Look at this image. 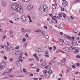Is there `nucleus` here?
Returning <instances> with one entry per match:
<instances>
[{
    "label": "nucleus",
    "mask_w": 80,
    "mask_h": 80,
    "mask_svg": "<svg viewBox=\"0 0 80 80\" xmlns=\"http://www.w3.org/2000/svg\"><path fill=\"white\" fill-rule=\"evenodd\" d=\"M11 8L12 10H16V12L19 13H22L23 12V8L22 7L19 6V4H13L11 6Z\"/></svg>",
    "instance_id": "f257e3e1"
},
{
    "label": "nucleus",
    "mask_w": 80,
    "mask_h": 80,
    "mask_svg": "<svg viewBox=\"0 0 80 80\" xmlns=\"http://www.w3.org/2000/svg\"><path fill=\"white\" fill-rule=\"evenodd\" d=\"M48 7L46 6H42L41 7L39 8V10L41 12H45L47 11H48Z\"/></svg>",
    "instance_id": "f03ea898"
},
{
    "label": "nucleus",
    "mask_w": 80,
    "mask_h": 80,
    "mask_svg": "<svg viewBox=\"0 0 80 80\" xmlns=\"http://www.w3.org/2000/svg\"><path fill=\"white\" fill-rule=\"evenodd\" d=\"M0 66L1 69H3L6 67V63L4 62H1L0 63Z\"/></svg>",
    "instance_id": "7ed1b4c3"
},
{
    "label": "nucleus",
    "mask_w": 80,
    "mask_h": 80,
    "mask_svg": "<svg viewBox=\"0 0 80 80\" xmlns=\"http://www.w3.org/2000/svg\"><path fill=\"white\" fill-rule=\"evenodd\" d=\"M33 6L32 5L30 4L27 6V9H28V10H31L33 9Z\"/></svg>",
    "instance_id": "20e7f679"
},
{
    "label": "nucleus",
    "mask_w": 80,
    "mask_h": 80,
    "mask_svg": "<svg viewBox=\"0 0 80 80\" xmlns=\"http://www.w3.org/2000/svg\"><path fill=\"white\" fill-rule=\"evenodd\" d=\"M21 18L23 22H26V21H27V16H22Z\"/></svg>",
    "instance_id": "39448f33"
},
{
    "label": "nucleus",
    "mask_w": 80,
    "mask_h": 80,
    "mask_svg": "<svg viewBox=\"0 0 80 80\" xmlns=\"http://www.w3.org/2000/svg\"><path fill=\"white\" fill-rule=\"evenodd\" d=\"M2 5L3 7H6V5H7L6 2L5 1H2Z\"/></svg>",
    "instance_id": "423d86ee"
},
{
    "label": "nucleus",
    "mask_w": 80,
    "mask_h": 80,
    "mask_svg": "<svg viewBox=\"0 0 80 80\" xmlns=\"http://www.w3.org/2000/svg\"><path fill=\"white\" fill-rule=\"evenodd\" d=\"M9 33H10V37H13V31H10Z\"/></svg>",
    "instance_id": "0eeeda50"
},
{
    "label": "nucleus",
    "mask_w": 80,
    "mask_h": 80,
    "mask_svg": "<svg viewBox=\"0 0 80 80\" xmlns=\"http://www.w3.org/2000/svg\"><path fill=\"white\" fill-rule=\"evenodd\" d=\"M66 37H67L69 40H71L72 39V38L68 35H66Z\"/></svg>",
    "instance_id": "6e6552de"
},
{
    "label": "nucleus",
    "mask_w": 80,
    "mask_h": 80,
    "mask_svg": "<svg viewBox=\"0 0 80 80\" xmlns=\"http://www.w3.org/2000/svg\"><path fill=\"white\" fill-rule=\"evenodd\" d=\"M70 49L68 48H63V50H65L66 51H67V52H70Z\"/></svg>",
    "instance_id": "1a4fd4ad"
},
{
    "label": "nucleus",
    "mask_w": 80,
    "mask_h": 80,
    "mask_svg": "<svg viewBox=\"0 0 80 80\" xmlns=\"http://www.w3.org/2000/svg\"><path fill=\"white\" fill-rule=\"evenodd\" d=\"M6 72L7 73V74H10L11 73V70L8 69L7 70Z\"/></svg>",
    "instance_id": "9d476101"
},
{
    "label": "nucleus",
    "mask_w": 80,
    "mask_h": 80,
    "mask_svg": "<svg viewBox=\"0 0 80 80\" xmlns=\"http://www.w3.org/2000/svg\"><path fill=\"white\" fill-rule=\"evenodd\" d=\"M55 63V61L53 60L51 61L49 63V64L51 65H52V63Z\"/></svg>",
    "instance_id": "9b49d317"
},
{
    "label": "nucleus",
    "mask_w": 80,
    "mask_h": 80,
    "mask_svg": "<svg viewBox=\"0 0 80 80\" xmlns=\"http://www.w3.org/2000/svg\"><path fill=\"white\" fill-rule=\"evenodd\" d=\"M16 64H17L18 67H20V61H16Z\"/></svg>",
    "instance_id": "f8f14e48"
},
{
    "label": "nucleus",
    "mask_w": 80,
    "mask_h": 80,
    "mask_svg": "<svg viewBox=\"0 0 80 80\" xmlns=\"http://www.w3.org/2000/svg\"><path fill=\"white\" fill-rule=\"evenodd\" d=\"M66 58H64L61 61L63 63H65V62H66Z\"/></svg>",
    "instance_id": "ddd939ff"
},
{
    "label": "nucleus",
    "mask_w": 80,
    "mask_h": 80,
    "mask_svg": "<svg viewBox=\"0 0 80 80\" xmlns=\"http://www.w3.org/2000/svg\"><path fill=\"white\" fill-rule=\"evenodd\" d=\"M64 1L63 2V3L64 4H65V5H68V2L66 1Z\"/></svg>",
    "instance_id": "4468645a"
},
{
    "label": "nucleus",
    "mask_w": 80,
    "mask_h": 80,
    "mask_svg": "<svg viewBox=\"0 0 80 80\" xmlns=\"http://www.w3.org/2000/svg\"><path fill=\"white\" fill-rule=\"evenodd\" d=\"M52 19L53 20H55L56 19H57V17L56 16H54L52 18Z\"/></svg>",
    "instance_id": "2eb2a0df"
},
{
    "label": "nucleus",
    "mask_w": 80,
    "mask_h": 80,
    "mask_svg": "<svg viewBox=\"0 0 80 80\" xmlns=\"http://www.w3.org/2000/svg\"><path fill=\"white\" fill-rule=\"evenodd\" d=\"M60 26L61 28H65V27L63 26V25L62 24H61Z\"/></svg>",
    "instance_id": "dca6fc26"
},
{
    "label": "nucleus",
    "mask_w": 80,
    "mask_h": 80,
    "mask_svg": "<svg viewBox=\"0 0 80 80\" xmlns=\"http://www.w3.org/2000/svg\"><path fill=\"white\" fill-rule=\"evenodd\" d=\"M13 59H14V58L12 57L10 59V61L11 62H12L13 61Z\"/></svg>",
    "instance_id": "f3484780"
},
{
    "label": "nucleus",
    "mask_w": 80,
    "mask_h": 80,
    "mask_svg": "<svg viewBox=\"0 0 80 80\" xmlns=\"http://www.w3.org/2000/svg\"><path fill=\"white\" fill-rule=\"evenodd\" d=\"M52 7L53 9H55L56 8V6L54 4H53L52 6Z\"/></svg>",
    "instance_id": "a211bd4d"
},
{
    "label": "nucleus",
    "mask_w": 80,
    "mask_h": 80,
    "mask_svg": "<svg viewBox=\"0 0 80 80\" xmlns=\"http://www.w3.org/2000/svg\"><path fill=\"white\" fill-rule=\"evenodd\" d=\"M37 51H38L37 52H38V53H40V52H41L42 51L41 50V49L39 48L38 49H37Z\"/></svg>",
    "instance_id": "6ab92c4d"
},
{
    "label": "nucleus",
    "mask_w": 80,
    "mask_h": 80,
    "mask_svg": "<svg viewBox=\"0 0 80 80\" xmlns=\"http://www.w3.org/2000/svg\"><path fill=\"white\" fill-rule=\"evenodd\" d=\"M22 31L23 32H27V30L25 29L24 28H22Z\"/></svg>",
    "instance_id": "aec40b11"
},
{
    "label": "nucleus",
    "mask_w": 80,
    "mask_h": 80,
    "mask_svg": "<svg viewBox=\"0 0 80 80\" xmlns=\"http://www.w3.org/2000/svg\"><path fill=\"white\" fill-rule=\"evenodd\" d=\"M4 47H6V48L7 50H8V49H9V47L8 46H5V45H4Z\"/></svg>",
    "instance_id": "412c9836"
},
{
    "label": "nucleus",
    "mask_w": 80,
    "mask_h": 80,
    "mask_svg": "<svg viewBox=\"0 0 80 80\" xmlns=\"http://www.w3.org/2000/svg\"><path fill=\"white\" fill-rule=\"evenodd\" d=\"M73 32L74 33H77L78 31H77V29H74L73 30Z\"/></svg>",
    "instance_id": "4be33fe9"
},
{
    "label": "nucleus",
    "mask_w": 80,
    "mask_h": 80,
    "mask_svg": "<svg viewBox=\"0 0 80 80\" xmlns=\"http://www.w3.org/2000/svg\"><path fill=\"white\" fill-rule=\"evenodd\" d=\"M3 79H4V80H7V79H8V78L7 76L4 77L3 78Z\"/></svg>",
    "instance_id": "5701e85b"
},
{
    "label": "nucleus",
    "mask_w": 80,
    "mask_h": 80,
    "mask_svg": "<svg viewBox=\"0 0 80 80\" xmlns=\"http://www.w3.org/2000/svg\"><path fill=\"white\" fill-rule=\"evenodd\" d=\"M44 37H45L46 38H47V39H48V38H49V36H48V35H45Z\"/></svg>",
    "instance_id": "b1692460"
},
{
    "label": "nucleus",
    "mask_w": 80,
    "mask_h": 80,
    "mask_svg": "<svg viewBox=\"0 0 80 80\" xmlns=\"http://www.w3.org/2000/svg\"><path fill=\"white\" fill-rule=\"evenodd\" d=\"M27 32H32V30L30 29H28L27 30Z\"/></svg>",
    "instance_id": "393cba45"
},
{
    "label": "nucleus",
    "mask_w": 80,
    "mask_h": 80,
    "mask_svg": "<svg viewBox=\"0 0 80 80\" xmlns=\"http://www.w3.org/2000/svg\"><path fill=\"white\" fill-rule=\"evenodd\" d=\"M59 40L60 42H62V43H63V42H64V43H65V42H64V41H65V40H63L62 39H60Z\"/></svg>",
    "instance_id": "a878e982"
},
{
    "label": "nucleus",
    "mask_w": 80,
    "mask_h": 80,
    "mask_svg": "<svg viewBox=\"0 0 80 80\" xmlns=\"http://www.w3.org/2000/svg\"><path fill=\"white\" fill-rule=\"evenodd\" d=\"M23 2H29L30 1V0H23Z\"/></svg>",
    "instance_id": "bb28decb"
},
{
    "label": "nucleus",
    "mask_w": 80,
    "mask_h": 80,
    "mask_svg": "<svg viewBox=\"0 0 80 80\" xmlns=\"http://www.w3.org/2000/svg\"><path fill=\"white\" fill-rule=\"evenodd\" d=\"M66 72L67 73V74H68V73H69V72H70V70L69 69H67L66 70Z\"/></svg>",
    "instance_id": "cd10ccee"
},
{
    "label": "nucleus",
    "mask_w": 80,
    "mask_h": 80,
    "mask_svg": "<svg viewBox=\"0 0 80 80\" xmlns=\"http://www.w3.org/2000/svg\"><path fill=\"white\" fill-rule=\"evenodd\" d=\"M2 75H7V72H4L2 73Z\"/></svg>",
    "instance_id": "c85d7f7f"
},
{
    "label": "nucleus",
    "mask_w": 80,
    "mask_h": 80,
    "mask_svg": "<svg viewBox=\"0 0 80 80\" xmlns=\"http://www.w3.org/2000/svg\"><path fill=\"white\" fill-rule=\"evenodd\" d=\"M48 73V72L47 71V70H44L43 71V73Z\"/></svg>",
    "instance_id": "c756f323"
},
{
    "label": "nucleus",
    "mask_w": 80,
    "mask_h": 80,
    "mask_svg": "<svg viewBox=\"0 0 80 80\" xmlns=\"http://www.w3.org/2000/svg\"><path fill=\"white\" fill-rule=\"evenodd\" d=\"M51 43H55V41H54L53 40H52V41H51Z\"/></svg>",
    "instance_id": "7c9ffc66"
},
{
    "label": "nucleus",
    "mask_w": 80,
    "mask_h": 80,
    "mask_svg": "<svg viewBox=\"0 0 80 80\" xmlns=\"http://www.w3.org/2000/svg\"><path fill=\"white\" fill-rule=\"evenodd\" d=\"M35 58H36L38 61H39V59H38V56H37L35 57Z\"/></svg>",
    "instance_id": "2f4dec72"
},
{
    "label": "nucleus",
    "mask_w": 80,
    "mask_h": 80,
    "mask_svg": "<svg viewBox=\"0 0 80 80\" xmlns=\"http://www.w3.org/2000/svg\"><path fill=\"white\" fill-rule=\"evenodd\" d=\"M63 17H64V18H66V17H67V15H65V14L63 13Z\"/></svg>",
    "instance_id": "473e14b6"
},
{
    "label": "nucleus",
    "mask_w": 80,
    "mask_h": 80,
    "mask_svg": "<svg viewBox=\"0 0 80 80\" xmlns=\"http://www.w3.org/2000/svg\"><path fill=\"white\" fill-rule=\"evenodd\" d=\"M40 32H41V33L42 34H45L46 33L45 32H43L42 31H41V30L40 31Z\"/></svg>",
    "instance_id": "72a5a7b5"
},
{
    "label": "nucleus",
    "mask_w": 80,
    "mask_h": 80,
    "mask_svg": "<svg viewBox=\"0 0 80 80\" xmlns=\"http://www.w3.org/2000/svg\"><path fill=\"white\" fill-rule=\"evenodd\" d=\"M35 33H40V30H38L37 31H35Z\"/></svg>",
    "instance_id": "f704fd0d"
},
{
    "label": "nucleus",
    "mask_w": 80,
    "mask_h": 80,
    "mask_svg": "<svg viewBox=\"0 0 80 80\" xmlns=\"http://www.w3.org/2000/svg\"><path fill=\"white\" fill-rule=\"evenodd\" d=\"M19 48H20V47H19V46H17L15 47V49H16V50L19 49Z\"/></svg>",
    "instance_id": "c9c22d12"
},
{
    "label": "nucleus",
    "mask_w": 80,
    "mask_h": 80,
    "mask_svg": "<svg viewBox=\"0 0 80 80\" xmlns=\"http://www.w3.org/2000/svg\"><path fill=\"white\" fill-rule=\"evenodd\" d=\"M71 67H72V68H73L74 69H75V68H76L75 67V66L73 65H72Z\"/></svg>",
    "instance_id": "e433bc0d"
},
{
    "label": "nucleus",
    "mask_w": 80,
    "mask_h": 80,
    "mask_svg": "<svg viewBox=\"0 0 80 80\" xmlns=\"http://www.w3.org/2000/svg\"><path fill=\"white\" fill-rule=\"evenodd\" d=\"M15 55H18V52L16 51L15 52Z\"/></svg>",
    "instance_id": "4c0bfd02"
},
{
    "label": "nucleus",
    "mask_w": 80,
    "mask_h": 80,
    "mask_svg": "<svg viewBox=\"0 0 80 80\" xmlns=\"http://www.w3.org/2000/svg\"><path fill=\"white\" fill-rule=\"evenodd\" d=\"M9 76H10V77L11 78L15 77V75H10Z\"/></svg>",
    "instance_id": "58836bf2"
},
{
    "label": "nucleus",
    "mask_w": 80,
    "mask_h": 80,
    "mask_svg": "<svg viewBox=\"0 0 80 80\" xmlns=\"http://www.w3.org/2000/svg\"><path fill=\"white\" fill-rule=\"evenodd\" d=\"M11 15H14V13H15V12L14 11H12L11 12Z\"/></svg>",
    "instance_id": "ea45409f"
},
{
    "label": "nucleus",
    "mask_w": 80,
    "mask_h": 80,
    "mask_svg": "<svg viewBox=\"0 0 80 80\" xmlns=\"http://www.w3.org/2000/svg\"><path fill=\"white\" fill-rule=\"evenodd\" d=\"M59 15L60 17L62 18V13H59Z\"/></svg>",
    "instance_id": "a19ab883"
},
{
    "label": "nucleus",
    "mask_w": 80,
    "mask_h": 80,
    "mask_svg": "<svg viewBox=\"0 0 80 80\" xmlns=\"http://www.w3.org/2000/svg\"><path fill=\"white\" fill-rule=\"evenodd\" d=\"M28 43V42H27L24 44V48H25V47H26V46H27V45Z\"/></svg>",
    "instance_id": "79ce46f5"
},
{
    "label": "nucleus",
    "mask_w": 80,
    "mask_h": 80,
    "mask_svg": "<svg viewBox=\"0 0 80 80\" xmlns=\"http://www.w3.org/2000/svg\"><path fill=\"white\" fill-rule=\"evenodd\" d=\"M4 60H7V58L6 57V56H4Z\"/></svg>",
    "instance_id": "37998d69"
},
{
    "label": "nucleus",
    "mask_w": 80,
    "mask_h": 80,
    "mask_svg": "<svg viewBox=\"0 0 80 80\" xmlns=\"http://www.w3.org/2000/svg\"><path fill=\"white\" fill-rule=\"evenodd\" d=\"M26 39L25 38H23L22 39V42H26Z\"/></svg>",
    "instance_id": "c03bdc74"
},
{
    "label": "nucleus",
    "mask_w": 80,
    "mask_h": 80,
    "mask_svg": "<svg viewBox=\"0 0 80 80\" xmlns=\"http://www.w3.org/2000/svg\"><path fill=\"white\" fill-rule=\"evenodd\" d=\"M76 51H75L74 52H75V53H76V52H78H78H79V51H78V49H76L75 50Z\"/></svg>",
    "instance_id": "a18cd8bd"
},
{
    "label": "nucleus",
    "mask_w": 80,
    "mask_h": 80,
    "mask_svg": "<svg viewBox=\"0 0 80 80\" xmlns=\"http://www.w3.org/2000/svg\"><path fill=\"white\" fill-rule=\"evenodd\" d=\"M52 71L50 70L49 71L48 73H49V74H52Z\"/></svg>",
    "instance_id": "49530a36"
},
{
    "label": "nucleus",
    "mask_w": 80,
    "mask_h": 80,
    "mask_svg": "<svg viewBox=\"0 0 80 80\" xmlns=\"http://www.w3.org/2000/svg\"><path fill=\"white\" fill-rule=\"evenodd\" d=\"M62 5L63 7H66L67 6V4H64V3H62Z\"/></svg>",
    "instance_id": "de8ad7c7"
},
{
    "label": "nucleus",
    "mask_w": 80,
    "mask_h": 80,
    "mask_svg": "<svg viewBox=\"0 0 80 80\" xmlns=\"http://www.w3.org/2000/svg\"><path fill=\"white\" fill-rule=\"evenodd\" d=\"M49 53V52H48V51H46L45 52V54H46L47 55V54H48Z\"/></svg>",
    "instance_id": "09e8293b"
},
{
    "label": "nucleus",
    "mask_w": 80,
    "mask_h": 80,
    "mask_svg": "<svg viewBox=\"0 0 80 80\" xmlns=\"http://www.w3.org/2000/svg\"><path fill=\"white\" fill-rule=\"evenodd\" d=\"M10 49H11V50H14V49L13 47H11L10 48Z\"/></svg>",
    "instance_id": "8fccbe9b"
},
{
    "label": "nucleus",
    "mask_w": 80,
    "mask_h": 80,
    "mask_svg": "<svg viewBox=\"0 0 80 80\" xmlns=\"http://www.w3.org/2000/svg\"><path fill=\"white\" fill-rule=\"evenodd\" d=\"M45 57H49V55H48L47 54H45Z\"/></svg>",
    "instance_id": "3c124183"
},
{
    "label": "nucleus",
    "mask_w": 80,
    "mask_h": 80,
    "mask_svg": "<svg viewBox=\"0 0 80 80\" xmlns=\"http://www.w3.org/2000/svg\"><path fill=\"white\" fill-rule=\"evenodd\" d=\"M26 37L27 38H28L29 36H28V34L27 33L26 34Z\"/></svg>",
    "instance_id": "603ef678"
},
{
    "label": "nucleus",
    "mask_w": 80,
    "mask_h": 80,
    "mask_svg": "<svg viewBox=\"0 0 80 80\" xmlns=\"http://www.w3.org/2000/svg\"><path fill=\"white\" fill-rule=\"evenodd\" d=\"M23 72H25V73L27 72V71H26V70L25 69H23Z\"/></svg>",
    "instance_id": "864d4df0"
},
{
    "label": "nucleus",
    "mask_w": 80,
    "mask_h": 80,
    "mask_svg": "<svg viewBox=\"0 0 80 80\" xmlns=\"http://www.w3.org/2000/svg\"><path fill=\"white\" fill-rule=\"evenodd\" d=\"M44 28H45L46 29H48V27L45 26H44Z\"/></svg>",
    "instance_id": "5fc2aeb1"
},
{
    "label": "nucleus",
    "mask_w": 80,
    "mask_h": 80,
    "mask_svg": "<svg viewBox=\"0 0 80 80\" xmlns=\"http://www.w3.org/2000/svg\"><path fill=\"white\" fill-rule=\"evenodd\" d=\"M71 48H72V49H73V50H75V48L71 46Z\"/></svg>",
    "instance_id": "6e6d98bb"
},
{
    "label": "nucleus",
    "mask_w": 80,
    "mask_h": 80,
    "mask_svg": "<svg viewBox=\"0 0 80 80\" xmlns=\"http://www.w3.org/2000/svg\"><path fill=\"white\" fill-rule=\"evenodd\" d=\"M28 18H29L30 20V22H32V21H31V19H30V17L29 16H28Z\"/></svg>",
    "instance_id": "4d7b16f0"
},
{
    "label": "nucleus",
    "mask_w": 80,
    "mask_h": 80,
    "mask_svg": "<svg viewBox=\"0 0 80 80\" xmlns=\"http://www.w3.org/2000/svg\"><path fill=\"white\" fill-rule=\"evenodd\" d=\"M22 53H21L20 55V58H22Z\"/></svg>",
    "instance_id": "13d9d810"
},
{
    "label": "nucleus",
    "mask_w": 80,
    "mask_h": 80,
    "mask_svg": "<svg viewBox=\"0 0 80 80\" xmlns=\"http://www.w3.org/2000/svg\"><path fill=\"white\" fill-rule=\"evenodd\" d=\"M71 44H72V45H73V43H74V42H73V41H72V42H71Z\"/></svg>",
    "instance_id": "bf43d9fd"
},
{
    "label": "nucleus",
    "mask_w": 80,
    "mask_h": 80,
    "mask_svg": "<svg viewBox=\"0 0 80 80\" xmlns=\"http://www.w3.org/2000/svg\"><path fill=\"white\" fill-rule=\"evenodd\" d=\"M49 50H53V48H52V47H49Z\"/></svg>",
    "instance_id": "052dcab7"
},
{
    "label": "nucleus",
    "mask_w": 80,
    "mask_h": 80,
    "mask_svg": "<svg viewBox=\"0 0 80 80\" xmlns=\"http://www.w3.org/2000/svg\"><path fill=\"white\" fill-rule=\"evenodd\" d=\"M1 53L3 54V53H5V52L3 51H1Z\"/></svg>",
    "instance_id": "680f3d73"
},
{
    "label": "nucleus",
    "mask_w": 80,
    "mask_h": 80,
    "mask_svg": "<svg viewBox=\"0 0 80 80\" xmlns=\"http://www.w3.org/2000/svg\"><path fill=\"white\" fill-rule=\"evenodd\" d=\"M9 22L10 23H12V24H13V21H9Z\"/></svg>",
    "instance_id": "e2e57ef3"
},
{
    "label": "nucleus",
    "mask_w": 80,
    "mask_h": 80,
    "mask_svg": "<svg viewBox=\"0 0 80 80\" xmlns=\"http://www.w3.org/2000/svg\"><path fill=\"white\" fill-rule=\"evenodd\" d=\"M59 44H60V45H63V42H59Z\"/></svg>",
    "instance_id": "0e129e2a"
},
{
    "label": "nucleus",
    "mask_w": 80,
    "mask_h": 80,
    "mask_svg": "<svg viewBox=\"0 0 80 80\" xmlns=\"http://www.w3.org/2000/svg\"><path fill=\"white\" fill-rule=\"evenodd\" d=\"M39 70H40V69L38 68L37 70H36V72H38Z\"/></svg>",
    "instance_id": "69168bd1"
},
{
    "label": "nucleus",
    "mask_w": 80,
    "mask_h": 80,
    "mask_svg": "<svg viewBox=\"0 0 80 80\" xmlns=\"http://www.w3.org/2000/svg\"><path fill=\"white\" fill-rule=\"evenodd\" d=\"M61 10H62V11H64V8H61Z\"/></svg>",
    "instance_id": "338daca9"
},
{
    "label": "nucleus",
    "mask_w": 80,
    "mask_h": 80,
    "mask_svg": "<svg viewBox=\"0 0 80 80\" xmlns=\"http://www.w3.org/2000/svg\"><path fill=\"white\" fill-rule=\"evenodd\" d=\"M76 57H77V58H80V55H77L76 56Z\"/></svg>",
    "instance_id": "774afa93"
}]
</instances>
